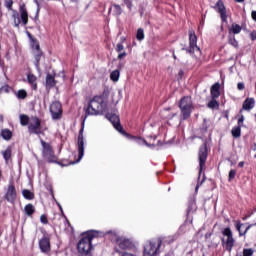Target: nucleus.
Listing matches in <instances>:
<instances>
[{"mask_svg":"<svg viewBox=\"0 0 256 256\" xmlns=\"http://www.w3.org/2000/svg\"><path fill=\"white\" fill-rule=\"evenodd\" d=\"M99 232L95 230H90L81 234V238L77 243V251L80 256L90 255L91 251H93V243L92 241L95 237H98Z\"/></svg>","mask_w":256,"mask_h":256,"instance_id":"obj_1","label":"nucleus"},{"mask_svg":"<svg viewBox=\"0 0 256 256\" xmlns=\"http://www.w3.org/2000/svg\"><path fill=\"white\" fill-rule=\"evenodd\" d=\"M105 113V102L103 96H94L86 108L87 115H103Z\"/></svg>","mask_w":256,"mask_h":256,"instance_id":"obj_2","label":"nucleus"},{"mask_svg":"<svg viewBox=\"0 0 256 256\" xmlns=\"http://www.w3.org/2000/svg\"><path fill=\"white\" fill-rule=\"evenodd\" d=\"M12 19L14 27H17V29H19V25H21V23L24 27L27 26V23H29V12H27V6H25V4L20 5L19 12H17V10H13Z\"/></svg>","mask_w":256,"mask_h":256,"instance_id":"obj_3","label":"nucleus"},{"mask_svg":"<svg viewBox=\"0 0 256 256\" xmlns=\"http://www.w3.org/2000/svg\"><path fill=\"white\" fill-rule=\"evenodd\" d=\"M47 128L43 127L41 120L37 116H32L30 118V123L28 125V132L30 135H45Z\"/></svg>","mask_w":256,"mask_h":256,"instance_id":"obj_4","label":"nucleus"},{"mask_svg":"<svg viewBox=\"0 0 256 256\" xmlns=\"http://www.w3.org/2000/svg\"><path fill=\"white\" fill-rule=\"evenodd\" d=\"M179 108L183 119H189L191 117V113L193 112V101L191 97L186 96L180 100Z\"/></svg>","mask_w":256,"mask_h":256,"instance_id":"obj_5","label":"nucleus"},{"mask_svg":"<svg viewBox=\"0 0 256 256\" xmlns=\"http://www.w3.org/2000/svg\"><path fill=\"white\" fill-rule=\"evenodd\" d=\"M106 119L110 121V123L113 125L114 129L118 131V133H121V135H124V137H129V133L123 130V126L121 125V119L119 118V115L115 113V111L106 113Z\"/></svg>","mask_w":256,"mask_h":256,"instance_id":"obj_6","label":"nucleus"},{"mask_svg":"<svg viewBox=\"0 0 256 256\" xmlns=\"http://www.w3.org/2000/svg\"><path fill=\"white\" fill-rule=\"evenodd\" d=\"M186 51H188L192 57H196V59L201 57V49L197 47V35H195L193 30L189 32V48Z\"/></svg>","mask_w":256,"mask_h":256,"instance_id":"obj_7","label":"nucleus"},{"mask_svg":"<svg viewBox=\"0 0 256 256\" xmlns=\"http://www.w3.org/2000/svg\"><path fill=\"white\" fill-rule=\"evenodd\" d=\"M83 131H85V126L81 127L78 134V159L74 162H70L69 165H75V163H79L81 159H83V155H85V138L83 136Z\"/></svg>","mask_w":256,"mask_h":256,"instance_id":"obj_8","label":"nucleus"},{"mask_svg":"<svg viewBox=\"0 0 256 256\" xmlns=\"http://www.w3.org/2000/svg\"><path fill=\"white\" fill-rule=\"evenodd\" d=\"M41 145L42 155L48 160V163H57V156H55V152L53 151L51 144L45 142V140H41Z\"/></svg>","mask_w":256,"mask_h":256,"instance_id":"obj_9","label":"nucleus"},{"mask_svg":"<svg viewBox=\"0 0 256 256\" xmlns=\"http://www.w3.org/2000/svg\"><path fill=\"white\" fill-rule=\"evenodd\" d=\"M225 238H222V245L227 249V251H231L235 245V239H233V232L231 228H225L222 232Z\"/></svg>","mask_w":256,"mask_h":256,"instance_id":"obj_10","label":"nucleus"},{"mask_svg":"<svg viewBox=\"0 0 256 256\" xmlns=\"http://www.w3.org/2000/svg\"><path fill=\"white\" fill-rule=\"evenodd\" d=\"M161 248V241L157 242H148L144 246V256H156L157 251Z\"/></svg>","mask_w":256,"mask_h":256,"instance_id":"obj_11","label":"nucleus"},{"mask_svg":"<svg viewBox=\"0 0 256 256\" xmlns=\"http://www.w3.org/2000/svg\"><path fill=\"white\" fill-rule=\"evenodd\" d=\"M4 199H6L8 203L15 205V202L17 201V188H15V184H13V182L9 183Z\"/></svg>","mask_w":256,"mask_h":256,"instance_id":"obj_12","label":"nucleus"},{"mask_svg":"<svg viewBox=\"0 0 256 256\" xmlns=\"http://www.w3.org/2000/svg\"><path fill=\"white\" fill-rule=\"evenodd\" d=\"M50 113L52 115V119L59 120L63 117V106L60 102L55 101L50 105Z\"/></svg>","mask_w":256,"mask_h":256,"instance_id":"obj_13","label":"nucleus"},{"mask_svg":"<svg viewBox=\"0 0 256 256\" xmlns=\"http://www.w3.org/2000/svg\"><path fill=\"white\" fill-rule=\"evenodd\" d=\"M39 249L42 253H51V237L44 235L38 242Z\"/></svg>","mask_w":256,"mask_h":256,"instance_id":"obj_14","label":"nucleus"},{"mask_svg":"<svg viewBox=\"0 0 256 256\" xmlns=\"http://www.w3.org/2000/svg\"><path fill=\"white\" fill-rule=\"evenodd\" d=\"M198 159H199V167H200L199 173H201L203 169H205V163L207 161V145L206 144H203L200 147L199 153H198Z\"/></svg>","mask_w":256,"mask_h":256,"instance_id":"obj_15","label":"nucleus"},{"mask_svg":"<svg viewBox=\"0 0 256 256\" xmlns=\"http://www.w3.org/2000/svg\"><path fill=\"white\" fill-rule=\"evenodd\" d=\"M57 85V80H55V74L48 73L46 75V83L45 87L49 91L50 89H53Z\"/></svg>","mask_w":256,"mask_h":256,"instance_id":"obj_16","label":"nucleus"},{"mask_svg":"<svg viewBox=\"0 0 256 256\" xmlns=\"http://www.w3.org/2000/svg\"><path fill=\"white\" fill-rule=\"evenodd\" d=\"M255 107V99L254 98H246L243 102L242 109L240 110V113H243V111H251Z\"/></svg>","mask_w":256,"mask_h":256,"instance_id":"obj_17","label":"nucleus"},{"mask_svg":"<svg viewBox=\"0 0 256 256\" xmlns=\"http://www.w3.org/2000/svg\"><path fill=\"white\" fill-rule=\"evenodd\" d=\"M1 155L6 163L9 164V161H11V157H13V147L8 146L5 150L1 152Z\"/></svg>","mask_w":256,"mask_h":256,"instance_id":"obj_18","label":"nucleus"},{"mask_svg":"<svg viewBox=\"0 0 256 256\" xmlns=\"http://www.w3.org/2000/svg\"><path fill=\"white\" fill-rule=\"evenodd\" d=\"M114 239L120 249L125 250L129 248V239H125L121 236H115Z\"/></svg>","mask_w":256,"mask_h":256,"instance_id":"obj_19","label":"nucleus"},{"mask_svg":"<svg viewBox=\"0 0 256 256\" xmlns=\"http://www.w3.org/2000/svg\"><path fill=\"white\" fill-rule=\"evenodd\" d=\"M216 7L218 9V13L221 15L222 21L225 23L227 21V11L225 10V5H223V2H218Z\"/></svg>","mask_w":256,"mask_h":256,"instance_id":"obj_20","label":"nucleus"},{"mask_svg":"<svg viewBox=\"0 0 256 256\" xmlns=\"http://www.w3.org/2000/svg\"><path fill=\"white\" fill-rule=\"evenodd\" d=\"M0 136L2 139H4V141H11V139H13V132L8 128H5L1 130Z\"/></svg>","mask_w":256,"mask_h":256,"instance_id":"obj_21","label":"nucleus"},{"mask_svg":"<svg viewBox=\"0 0 256 256\" xmlns=\"http://www.w3.org/2000/svg\"><path fill=\"white\" fill-rule=\"evenodd\" d=\"M221 87V84L219 83H215L214 85H212L211 87V95H212V99H217L218 97H220L221 92L219 91Z\"/></svg>","mask_w":256,"mask_h":256,"instance_id":"obj_22","label":"nucleus"},{"mask_svg":"<svg viewBox=\"0 0 256 256\" xmlns=\"http://www.w3.org/2000/svg\"><path fill=\"white\" fill-rule=\"evenodd\" d=\"M24 213L27 215V217H33L35 214V206L31 203L26 204L24 207Z\"/></svg>","mask_w":256,"mask_h":256,"instance_id":"obj_23","label":"nucleus"},{"mask_svg":"<svg viewBox=\"0 0 256 256\" xmlns=\"http://www.w3.org/2000/svg\"><path fill=\"white\" fill-rule=\"evenodd\" d=\"M251 227H253V225H249L245 227V224H241V223L236 224V229L240 235H245V233H247V230L251 229Z\"/></svg>","mask_w":256,"mask_h":256,"instance_id":"obj_24","label":"nucleus"},{"mask_svg":"<svg viewBox=\"0 0 256 256\" xmlns=\"http://www.w3.org/2000/svg\"><path fill=\"white\" fill-rule=\"evenodd\" d=\"M22 195L27 201H33V199H35V193L31 192L29 189L22 190Z\"/></svg>","mask_w":256,"mask_h":256,"instance_id":"obj_25","label":"nucleus"},{"mask_svg":"<svg viewBox=\"0 0 256 256\" xmlns=\"http://www.w3.org/2000/svg\"><path fill=\"white\" fill-rule=\"evenodd\" d=\"M29 123H31L29 116L26 114H21L20 115V124L22 125V127H27V125H29Z\"/></svg>","mask_w":256,"mask_h":256,"instance_id":"obj_26","label":"nucleus"},{"mask_svg":"<svg viewBox=\"0 0 256 256\" xmlns=\"http://www.w3.org/2000/svg\"><path fill=\"white\" fill-rule=\"evenodd\" d=\"M16 97H17V99H20L22 101L27 99V97H28L27 91L25 89L18 90L16 93Z\"/></svg>","mask_w":256,"mask_h":256,"instance_id":"obj_27","label":"nucleus"},{"mask_svg":"<svg viewBox=\"0 0 256 256\" xmlns=\"http://www.w3.org/2000/svg\"><path fill=\"white\" fill-rule=\"evenodd\" d=\"M42 56H43V52H38L34 56V65H35L36 69H40V61H41Z\"/></svg>","mask_w":256,"mask_h":256,"instance_id":"obj_28","label":"nucleus"},{"mask_svg":"<svg viewBox=\"0 0 256 256\" xmlns=\"http://www.w3.org/2000/svg\"><path fill=\"white\" fill-rule=\"evenodd\" d=\"M241 26L239 24H232L230 28V33H233L234 35H237L241 33Z\"/></svg>","mask_w":256,"mask_h":256,"instance_id":"obj_29","label":"nucleus"},{"mask_svg":"<svg viewBox=\"0 0 256 256\" xmlns=\"http://www.w3.org/2000/svg\"><path fill=\"white\" fill-rule=\"evenodd\" d=\"M109 11H112L114 15H121V6L114 4Z\"/></svg>","mask_w":256,"mask_h":256,"instance_id":"obj_30","label":"nucleus"},{"mask_svg":"<svg viewBox=\"0 0 256 256\" xmlns=\"http://www.w3.org/2000/svg\"><path fill=\"white\" fill-rule=\"evenodd\" d=\"M119 75H120L119 70L112 71L110 74L111 81H114V82L119 81Z\"/></svg>","mask_w":256,"mask_h":256,"instance_id":"obj_31","label":"nucleus"},{"mask_svg":"<svg viewBox=\"0 0 256 256\" xmlns=\"http://www.w3.org/2000/svg\"><path fill=\"white\" fill-rule=\"evenodd\" d=\"M136 38L138 41H143L145 39V33L142 28L137 30Z\"/></svg>","mask_w":256,"mask_h":256,"instance_id":"obj_32","label":"nucleus"},{"mask_svg":"<svg viewBox=\"0 0 256 256\" xmlns=\"http://www.w3.org/2000/svg\"><path fill=\"white\" fill-rule=\"evenodd\" d=\"M232 135L233 137H241V126H236L232 129Z\"/></svg>","mask_w":256,"mask_h":256,"instance_id":"obj_33","label":"nucleus"},{"mask_svg":"<svg viewBox=\"0 0 256 256\" xmlns=\"http://www.w3.org/2000/svg\"><path fill=\"white\" fill-rule=\"evenodd\" d=\"M4 6L6 7V9H8V11L13 12V0H5Z\"/></svg>","mask_w":256,"mask_h":256,"instance_id":"obj_34","label":"nucleus"},{"mask_svg":"<svg viewBox=\"0 0 256 256\" xmlns=\"http://www.w3.org/2000/svg\"><path fill=\"white\" fill-rule=\"evenodd\" d=\"M209 109H215V107H219V103L215 98H213L209 103H208Z\"/></svg>","mask_w":256,"mask_h":256,"instance_id":"obj_35","label":"nucleus"},{"mask_svg":"<svg viewBox=\"0 0 256 256\" xmlns=\"http://www.w3.org/2000/svg\"><path fill=\"white\" fill-rule=\"evenodd\" d=\"M28 79V83H30V85H33V83H37V77L33 74H29L27 76Z\"/></svg>","mask_w":256,"mask_h":256,"instance_id":"obj_36","label":"nucleus"},{"mask_svg":"<svg viewBox=\"0 0 256 256\" xmlns=\"http://www.w3.org/2000/svg\"><path fill=\"white\" fill-rule=\"evenodd\" d=\"M40 222L43 224V225H48L49 224V219L47 218V214H42L40 216Z\"/></svg>","mask_w":256,"mask_h":256,"instance_id":"obj_37","label":"nucleus"},{"mask_svg":"<svg viewBox=\"0 0 256 256\" xmlns=\"http://www.w3.org/2000/svg\"><path fill=\"white\" fill-rule=\"evenodd\" d=\"M0 91H2L3 93H9L11 91V86H9V84H5L0 88Z\"/></svg>","mask_w":256,"mask_h":256,"instance_id":"obj_38","label":"nucleus"},{"mask_svg":"<svg viewBox=\"0 0 256 256\" xmlns=\"http://www.w3.org/2000/svg\"><path fill=\"white\" fill-rule=\"evenodd\" d=\"M253 253H254V251L251 248L243 250V256H253Z\"/></svg>","mask_w":256,"mask_h":256,"instance_id":"obj_39","label":"nucleus"},{"mask_svg":"<svg viewBox=\"0 0 256 256\" xmlns=\"http://www.w3.org/2000/svg\"><path fill=\"white\" fill-rule=\"evenodd\" d=\"M116 51H117V53H122L123 51H124V49H125V47L123 46V44H121V43H118L117 45H116Z\"/></svg>","mask_w":256,"mask_h":256,"instance_id":"obj_40","label":"nucleus"},{"mask_svg":"<svg viewBox=\"0 0 256 256\" xmlns=\"http://www.w3.org/2000/svg\"><path fill=\"white\" fill-rule=\"evenodd\" d=\"M235 175H237V171L236 170H230L229 172V181H233V179H235Z\"/></svg>","mask_w":256,"mask_h":256,"instance_id":"obj_41","label":"nucleus"},{"mask_svg":"<svg viewBox=\"0 0 256 256\" xmlns=\"http://www.w3.org/2000/svg\"><path fill=\"white\" fill-rule=\"evenodd\" d=\"M243 121H245V116L241 114L240 118L238 119V127H243Z\"/></svg>","mask_w":256,"mask_h":256,"instance_id":"obj_42","label":"nucleus"},{"mask_svg":"<svg viewBox=\"0 0 256 256\" xmlns=\"http://www.w3.org/2000/svg\"><path fill=\"white\" fill-rule=\"evenodd\" d=\"M34 3H36V5H37V13H36V16H35V19H39V11H40V7H39V0H34Z\"/></svg>","mask_w":256,"mask_h":256,"instance_id":"obj_43","label":"nucleus"},{"mask_svg":"<svg viewBox=\"0 0 256 256\" xmlns=\"http://www.w3.org/2000/svg\"><path fill=\"white\" fill-rule=\"evenodd\" d=\"M237 89H238V91H243V89H245V83L239 82L237 84Z\"/></svg>","mask_w":256,"mask_h":256,"instance_id":"obj_44","label":"nucleus"},{"mask_svg":"<svg viewBox=\"0 0 256 256\" xmlns=\"http://www.w3.org/2000/svg\"><path fill=\"white\" fill-rule=\"evenodd\" d=\"M230 45H232V47H238L239 44L235 38H232L230 39Z\"/></svg>","mask_w":256,"mask_h":256,"instance_id":"obj_45","label":"nucleus"},{"mask_svg":"<svg viewBox=\"0 0 256 256\" xmlns=\"http://www.w3.org/2000/svg\"><path fill=\"white\" fill-rule=\"evenodd\" d=\"M118 59H123L124 57H127V52H118Z\"/></svg>","mask_w":256,"mask_h":256,"instance_id":"obj_46","label":"nucleus"},{"mask_svg":"<svg viewBox=\"0 0 256 256\" xmlns=\"http://www.w3.org/2000/svg\"><path fill=\"white\" fill-rule=\"evenodd\" d=\"M251 17L254 21H256V11H252Z\"/></svg>","mask_w":256,"mask_h":256,"instance_id":"obj_47","label":"nucleus"},{"mask_svg":"<svg viewBox=\"0 0 256 256\" xmlns=\"http://www.w3.org/2000/svg\"><path fill=\"white\" fill-rule=\"evenodd\" d=\"M129 249H134V251H137V247H135V245H133L132 243H130Z\"/></svg>","mask_w":256,"mask_h":256,"instance_id":"obj_48","label":"nucleus"},{"mask_svg":"<svg viewBox=\"0 0 256 256\" xmlns=\"http://www.w3.org/2000/svg\"><path fill=\"white\" fill-rule=\"evenodd\" d=\"M250 35H251V39H252V41H255V39H256V33H255V32H253V33H251Z\"/></svg>","mask_w":256,"mask_h":256,"instance_id":"obj_49","label":"nucleus"},{"mask_svg":"<svg viewBox=\"0 0 256 256\" xmlns=\"http://www.w3.org/2000/svg\"><path fill=\"white\" fill-rule=\"evenodd\" d=\"M32 89H34V91H37V83L34 82V83L32 84Z\"/></svg>","mask_w":256,"mask_h":256,"instance_id":"obj_50","label":"nucleus"},{"mask_svg":"<svg viewBox=\"0 0 256 256\" xmlns=\"http://www.w3.org/2000/svg\"><path fill=\"white\" fill-rule=\"evenodd\" d=\"M60 210L62 211V215L65 217V219H67V216L65 214H63V208L61 207V205H59Z\"/></svg>","mask_w":256,"mask_h":256,"instance_id":"obj_51","label":"nucleus"},{"mask_svg":"<svg viewBox=\"0 0 256 256\" xmlns=\"http://www.w3.org/2000/svg\"><path fill=\"white\" fill-rule=\"evenodd\" d=\"M238 166L244 167L245 166V162H239Z\"/></svg>","mask_w":256,"mask_h":256,"instance_id":"obj_52","label":"nucleus"},{"mask_svg":"<svg viewBox=\"0 0 256 256\" xmlns=\"http://www.w3.org/2000/svg\"><path fill=\"white\" fill-rule=\"evenodd\" d=\"M36 49H37V51H41V46H39V44H37Z\"/></svg>","mask_w":256,"mask_h":256,"instance_id":"obj_53","label":"nucleus"},{"mask_svg":"<svg viewBox=\"0 0 256 256\" xmlns=\"http://www.w3.org/2000/svg\"><path fill=\"white\" fill-rule=\"evenodd\" d=\"M3 178V171L0 169V181Z\"/></svg>","mask_w":256,"mask_h":256,"instance_id":"obj_54","label":"nucleus"},{"mask_svg":"<svg viewBox=\"0 0 256 256\" xmlns=\"http://www.w3.org/2000/svg\"><path fill=\"white\" fill-rule=\"evenodd\" d=\"M66 221H67L68 227H71V222H69L67 218H66Z\"/></svg>","mask_w":256,"mask_h":256,"instance_id":"obj_55","label":"nucleus"},{"mask_svg":"<svg viewBox=\"0 0 256 256\" xmlns=\"http://www.w3.org/2000/svg\"><path fill=\"white\" fill-rule=\"evenodd\" d=\"M121 256H129V253L124 252V253H122V255H121Z\"/></svg>","mask_w":256,"mask_h":256,"instance_id":"obj_56","label":"nucleus"},{"mask_svg":"<svg viewBox=\"0 0 256 256\" xmlns=\"http://www.w3.org/2000/svg\"><path fill=\"white\" fill-rule=\"evenodd\" d=\"M237 3H243L245 0H235Z\"/></svg>","mask_w":256,"mask_h":256,"instance_id":"obj_57","label":"nucleus"},{"mask_svg":"<svg viewBox=\"0 0 256 256\" xmlns=\"http://www.w3.org/2000/svg\"><path fill=\"white\" fill-rule=\"evenodd\" d=\"M106 93H107V90H104L103 95H105Z\"/></svg>","mask_w":256,"mask_h":256,"instance_id":"obj_58","label":"nucleus"},{"mask_svg":"<svg viewBox=\"0 0 256 256\" xmlns=\"http://www.w3.org/2000/svg\"><path fill=\"white\" fill-rule=\"evenodd\" d=\"M179 75H183V71H180V72H179Z\"/></svg>","mask_w":256,"mask_h":256,"instance_id":"obj_59","label":"nucleus"},{"mask_svg":"<svg viewBox=\"0 0 256 256\" xmlns=\"http://www.w3.org/2000/svg\"><path fill=\"white\" fill-rule=\"evenodd\" d=\"M126 6H127V7H129V4H128V2H126Z\"/></svg>","mask_w":256,"mask_h":256,"instance_id":"obj_60","label":"nucleus"},{"mask_svg":"<svg viewBox=\"0 0 256 256\" xmlns=\"http://www.w3.org/2000/svg\"><path fill=\"white\" fill-rule=\"evenodd\" d=\"M126 6H127V7H129V4H128V2H126Z\"/></svg>","mask_w":256,"mask_h":256,"instance_id":"obj_61","label":"nucleus"},{"mask_svg":"<svg viewBox=\"0 0 256 256\" xmlns=\"http://www.w3.org/2000/svg\"><path fill=\"white\" fill-rule=\"evenodd\" d=\"M236 256H243V255H241V254H237Z\"/></svg>","mask_w":256,"mask_h":256,"instance_id":"obj_62","label":"nucleus"},{"mask_svg":"<svg viewBox=\"0 0 256 256\" xmlns=\"http://www.w3.org/2000/svg\"><path fill=\"white\" fill-rule=\"evenodd\" d=\"M73 1L77 2V0H73Z\"/></svg>","mask_w":256,"mask_h":256,"instance_id":"obj_63","label":"nucleus"},{"mask_svg":"<svg viewBox=\"0 0 256 256\" xmlns=\"http://www.w3.org/2000/svg\"><path fill=\"white\" fill-rule=\"evenodd\" d=\"M255 225H256V223H255Z\"/></svg>","mask_w":256,"mask_h":256,"instance_id":"obj_64","label":"nucleus"}]
</instances>
